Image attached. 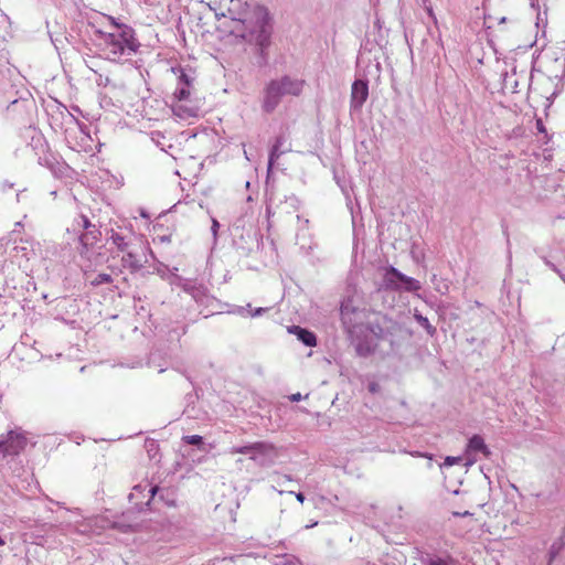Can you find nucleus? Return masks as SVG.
Returning a JSON list of instances; mask_svg holds the SVG:
<instances>
[{
  "mask_svg": "<svg viewBox=\"0 0 565 565\" xmlns=\"http://www.w3.org/2000/svg\"><path fill=\"white\" fill-rule=\"evenodd\" d=\"M228 15L233 22L230 33L244 42L255 46L258 66L268 64V47L271 44L273 19L264 6H255L249 12L235 15L228 9Z\"/></svg>",
  "mask_w": 565,
  "mask_h": 565,
  "instance_id": "f257e3e1",
  "label": "nucleus"
},
{
  "mask_svg": "<svg viewBox=\"0 0 565 565\" xmlns=\"http://www.w3.org/2000/svg\"><path fill=\"white\" fill-rule=\"evenodd\" d=\"M113 31L97 30L96 34L103 41V52L106 58L111 62L119 61L125 54L131 55L136 53L139 43L135 39V31L132 28L116 22L113 17H108Z\"/></svg>",
  "mask_w": 565,
  "mask_h": 565,
  "instance_id": "f03ea898",
  "label": "nucleus"
},
{
  "mask_svg": "<svg viewBox=\"0 0 565 565\" xmlns=\"http://www.w3.org/2000/svg\"><path fill=\"white\" fill-rule=\"evenodd\" d=\"M369 329L379 342L388 344V355L402 359L411 348L412 331L392 319L384 317Z\"/></svg>",
  "mask_w": 565,
  "mask_h": 565,
  "instance_id": "7ed1b4c3",
  "label": "nucleus"
},
{
  "mask_svg": "<svg viewBox=\"0 0 565 565\" xmlns=\"http://www.w3.org/2000/svg\"><path fill=\"white\" fill-rule=\"evenodd\" d=\"M302 79L292 78L285 75L277 79H271L264 88L262 109L266 114H271L280 104L281 98L287 95L299 96L303 89Z\"/></svg>",
  "mask_w": 565,
  "mask_h": 565,
  "instance_id": "20e7f679",
  "label": "nucleus"
},
{
  "mask_svg": "<svg viewBox=\"0 0 565 565\" xmlns=\"http://www.w3.org/2000/svg\"><path fill=\"white\" fill-rule=\"evenodd\" d=\"M192 88L178 85L173 93L172 111L181 119L196 117L199 114V107L191 100Z\"/></svg>",
  "mask_w": 565,
  "mask_h": 565,
  "instance_id": "39448f33",
  "label": "nucleus"
},
{
  "mask_svg": "<svg viewBox=\"0 0 565 565\" xmlns=\"http://www.w3.org/2000/svg\"><path fill=\"white\" fill-rule=\"evenodd\" d=\"M383 284L386 288L397 291L415 292L422 288L417 279L404 275L393 266L386 268Z\"/></svg>",
  "mask_w": 565,
  "mask_h": 565,
  "instance_id": "423d86ee",
  "label": "nucleus"
},
{
  "mask_svg": "<svg viewBox=\"0 0 565 565\" xmlns=\"http://www.w3.org/2000/svg\"><path fill=\"white\" fill-rule=\"evenodd\" d=\"M28 439L23 431L9 430L0 435V455L3 459L18 456L26 446Z\"/></svg>",
  "mask_w": 565,
  "mask_h": 565,
  "instance_id": "0eeeda50",
  "label": "nucleus"
},
{
  "mask_svg": "<svg viewBox=\"0 0 565 565\" xmlns=\"http://www.w3.org/2000/svg\"><path fill=\"white\" fill-rule=\"evenodd\" d=\"M9 255L12 262L22 267L35 257V243L29 238H20L19 242H15Z\"/></svg>",
  "mask_w": 565,
  "mask_h": 565,
  "instance_id": "6e6552de",
  "label": "nucleus"
},
{
  "mask_svg": "<svg viewBox=\"0 0 565 565\" xmlns=\"http://www.w3.org/2000/svg\"><path fill=\"white\" fill-rule=\"evenodd\" d=\"M277 456V449L273 444L266 441H257L254 443V448L249 458L257 462L259 466L266 467L274 463Z\"/></svg>",
  "mask_w": 565,
  "mask_h": 565,
  "instance_id": "1a4fd4ad",
  "label": "nucleus"
},
{
  "mask_svg": "<svg viewBox=\"0 0 565 565\" xmlns=\"http://www.w3.org/2000/svg\"><path fill=\"white\" fill-rule=\"evenodd\" d=\"M369 97V84L365 79H355L351 87L350 108L359 111Z\"/></svg>",
  "mask_w": 565,
  "mask_h": 565,
  "instance_id": "9d476101",
  "label": "nucleus"
},
{
  "mask_svg": "<svg viewBox=\"0 0 565 565\" xmlns=\"http://www.w3.org/2000/svg\"><path fill=\"white\" fill-rule=\"evenodd\" d=\"M361 319L362 312L353 308L349 301L341 305V320L349 332H353L360 324Z\"/></svg>",
  "mask_w": 565,
  "mask_h": 565,
  "instance_id": "9b49d317",
  "label": "nucleus"
},
{
  "mask_svg": "<svg viewBox=\"0 0 565 565\" xmlns=\"http://www.w3.org/2000/svg\"><path fill=\"white\" fill-rule=\"evenodd\" d=\"M286 138L285 136H278L270 149V152H269V158H268V172L271 171L273 167H274V163L277 159H279V157L284 153H286L287 151L290 150V148H285V143H286Z\"/></svg>",
  "mask_w": 565,
  "mask_h": 565,
  "instance_id": "f8f14e48",
  "label": "nucleus"
},
{
  "mask_svg": "<svg viewBox=\"0 0 565 565\" xmlns=\"http://www.w3.org/2000/svg\"><path fill=\"white\" fill-rule=\"evenodd\" d=\"M471 452H481L487 458L491 456V450L488 448L480 435H473L469 438L466 454L469 456Z\"/></svg>",
  "mask_w": 565,
  "mask_h": 565,
  "instance_id": "ddd939ff",
  "label": "nucleus"
},
{
  "mask_svg": "<svg viewBox=\"0 0 565 565\" xmlns=\"http://www.w3.org/2000/svg\"><path fill=\"white\" fill-rule=\"evenodd\" d=\"M289 332L296 334L297 339L307 347H315L317 344L316 334L305 328H301L299 326H292L289 329Z\"/></svg>",
  "mask_w": 565,
  "mask_h": 565,
  "instance_id": "4468645a",
  "label": "nucleus"
},
{
  "mask_svg": "<svg viewBox=\"0 0 565 565\" xmlns=\"http://www.w3.org/2000/svg\"><path fill=\"white\" fill-rule=\"evenodd\" d=\"M100 235L102 233L98 228H96V226H93V228H89L85 233H83L79 236V243L83 247L81 254L83 255L84 250H87L89 247L95 245L98 242Z\"/></svg>",
  "mask_w": 565,
  "mask_h": 565,
  "instance_id": "2eb2a0df",
  "label": "nucleus"
},
{
  "mask_svg": "<svg viewBox=\"0 0 565 565\" xmlns=\"http://www.w3.org/2000/svg\"><path fill=\"white\" fill-rule=\"evenodd\" d=\"M455 563L450 555L426 554L420 557L422 565H455Z\"/></svg>",
  "mask_w": 565,
  "mask_h": 565,
  "instance_id": "dca6fc26",
  "label": "nucleus"
},
{
  "mask_svg": "<svg viewBox=\"0 0 565 565\" xmlns=\"http://www.w3.org/2000/svg\"><path fill=\"white\" fill-rule=\"evenodd\" d=\"M121 263L122 266L130 269L131 273H137L143 267V264L132 250H126V254L121 258Z\"/></svg>",
  "mask_w": 565,
  "mask_h": 565,
  "instance_id": "f3484780",
  "label": "nucleus"
},
{
  "mask_svg": "<svg viewBox=\"0 0 565 565\" xmlns=\"http://www.w3.org/2000/svg\"><path fill=\"white\" fill-rule=\"evenodd\" d=\"M174 73L179 72L178 76V85H182L185 87H193L194 77L185 72L183 68H172Z\"/></svg>",
  "mask_w": 565,
  "mask_h": 565,
  "instance_id": "a211bd4d",
  "label": "nucleus"
},
{
  "mask_svg": "<svg viewBox=\"0 0 565 565\" xmlns=\"http://www.w3.org/2000/svg\"><path fill=\"white\" fill-rule=\"evenodd\" d=\"M110 239L120 252H126L129 247V243L125 241V237L115 231H111Z\"/></svg>",
  "mask_w": 565,
  "mask_h": 565,
  "instance_id": "6ab92c4d",
  "label": "nucleus"
},
{
  "mask_svg": "<svg viewBox=\"0 0 565 565\" xmlns=\"http://www.w3.org/2000/svg\"><path fill=\"white\" fill-rule=\"evenodd\" d=\"M414 318L427 331L429 335H434L436 333V328L430 324L426 317L422 316L419 312H415Z\"/></svg>",
  "mask_w": 565,
  "mask_h": 565,
  "instance_id": "aec40b11",
  "label": "nucleus"
},
{
  "mask_svg": "<svg viewBox=\"0 0 565 565\" xmlns=\"http://www.w3.org/2000/svg\"><path fill=\"white\" fill-rule=\"evenodd\" d=\"M113 282V277L111 275L109 274H98L94 277V279L90 280V285L93 287H98L100 285H105V284H111Z\"/></svg>",
  "mask_w": 565,
  "mask_h": 565,
  "instance_id": "412c9836",
  "label": "nucleus"
},
{
  "mask_svg": "<svg viewBox=\"0 0 565 565\" xmlns=\"http://www.w3.org/2000/svg\"><path fill=\"white\" fill-rule=\"evenodd\" d=\"M158 491H159V487L158 486L150 487L149 490H148V493H149L148 500L145 503H142V502H135V505L138 509V511H142L145 509V507H149L151 500L156 497Z\"/></svg>",
  "mask_w": 565,
  "mask_h": 565,
  "instance_id": "4be33fe9",
  "label": "nucleus"
},
{
  "mask_svg": "<svg viewBox=\"0 0 565 565\" xmlns=\"http://www.w3.org/2000/svg\"><path fill=\"white\" fill-rule=\"evenodd\" d=\"M565 545V526L562 530V534L558 539V542H554L551 546L550 555L551 558L555 557L558 551Z\"/></svg>",
  "mask_w": 565,
  "mask_h": 565,
  "instance_id": "5701e85b",
  "label": "nucleus"
},
{
  "mask_svg": "<svg viewBox=\"0 0 565 565\" xmlns=\"http://www.w3.org/2000/svg\"><path fill=\"white\" fill-rule=\"evenodd\" d=\"M253 448H254V443L245 445V446H235V447L231 448L230 454L231 455H235V454L249 455V457H250Z\"/></svg>",
  "mask_w": 565,
  "mask_h": 565,
  "instance_id": "b1692460",
  "label": "nucleus"
},
{
  "mask_svg": "<svg viewBox=\"0 0 565 565\" xmlns=\"http://www.w3.org/2000/svg\"><path fill=\"white\" fill-rule=\"evenodd\" d=\"M182 441L188 445H193L196 447H201L203 443V437L200 435H186L182 437Z\"/></svg>",
  "mask_w": 565,
  "mask_h": 565,
  "instance_id": "393cba45",
  "label": "nucleus"
},
{
  "mask_svg": "<svg viewBox=\"0 0 565 565\" xmlns=\"http://www.w3.org/2000/svg\"><path fill=\"white\" fill-rule=\"evenodd\" d=\"M146 448H147V452H148L149 457L151 459H154L159 451V445L157 444V441L156 440H147Z\"/></svg>",
  "mask_w": 565,
  "mask_h": 565,
  "instance_id": "a878e982",
  "label": "nucleus"
},
{
  "mask_svg": "<svg viewBox=\"0 0 565 565\" xmlns=\"http://www.w3.org/2000/svg\"><path fill=\"white\" fill-rule=\"evenodd\" d=\"M147 486L137 484L132 488V492L129 494V501L134 502V499L146 491Z\"/></svg>",
  "mask_w": 565,
  "mask_h": 565,
  "instance_id": "bb28decb",
  "label": "nucleus"
},
{
  "mask_svg": "<svg viewBox=\"0 0 565 565\" xmlns=\"http://www.w3.org/2000/svg\"><path fill=\"white\" fill-rule=\"evenodd\" d=\"M461 460L460 457H452V456H448L445 458V461L440 465V468L443 467H450L455 463H458L459 461Z\"/></svg>",
  "mask_w": 565,
  "mask_h": 565,
  "instance_id": "cd10ccee",
  "label": "nucleus"
},
{
  "mask_svg": "<svg viewBox=\"0 0 565 565\" xmlns=\"http://www.w3.org/2000/svg\"><path fill=\"white\" fill-rule=\"evenodd\" d=\"M356 351H358V353H359L360 355H364V356H365V355H369L370 353H372V352H373V350H372L369 345L364 347V345H363V344H361V343H360V344H358V347H356Z\"/></svg>",
  "mask_w": 565,
  "mask_h": 565,
  "instance_id": "c85d7f7f",
  "label": "nucleus"
},
{
  "mask_svg": "<svg viewBox=\"0 0 565 565\" xmlns=\"http://www.w3.org/2000/svg\"><path fill=\"white\" fill-rule=\"evenodd\" d=\"M81 224L85 228V231L93 228V224L89 222V220L85 215H81Z\"/></svg>",
  "mask_w": 565,
  "mask_h": 565,
  "instance_id": "c756f323",
  "label": "nucleus"
},
{
  "mask_svg": "<svg viewBox=\"0 0 565 565\" xmlns=\"http://www.w3.org/2000/svg\"><path fill=\"white\" fill-rule=\"evenodd\" d=\"M535 126H536V129L540 134H546V128L543 124V120L541 118H537L536 119V122H535Z\"/></svg>",
  "mask_w": 565,
  "mask_h": 565,
  "instance_id": "7c9ffc66",
  "label": "nucleus"
},
{
  "mask_svg": "<svg viewBox=\"0 0 565 565\" xmlns=\"http://www.w3.org/2000/svg\"><path fill=\"white\" fill-rule=\"evenodd\" d=\"M285 565H302V562L296 556H290Z\"/></svg>",
  "mask_w": 565,
  "mask_h": 565,
  "instance_id": "2f4dec72",
  "label": "nucleus"
},
{
  "mask_svg": "<svg viewBox=\"0 0 565 565\" xmlns=\"http://www.w3.org/2000/svg\"><path fill=\"white\" fill-rule=\"evenodd\" d=\"M546 265L550 266L554 271H556L561 278H563L565 280V273L563 270H559L556 268V266L554 264H552L551 262L548 260H545Z\"/></svg>",
  "mask_w": 565,
  "mask_h": 565,
  "instance_id": "473e14b6",
  "label": "nucleus"
},
{
  "mask_svg": "<svg viewBox=\"0 0 565 565\" xmlns=\"http://www.w3.org/2000/svg\"><path fill=\"white\" fill-rule=\"evenodd\" d=\"M267 310H268V308L259 307V308H256L254 311H250V316H252V317H259V316H262L264 312H266Z\"/></svg>",
  "mask_w": 565,
  "mask_h": 565,
  "instance_id": "72a5a7b5",
  "label": "nucleus"
},
{
  "mask_svg": "<svg viewBox=\"0 0 565 565\" xmlns=\"http://www.w3.org/2000/svg\"><path fill=\"white\" fill-rule=\"evenodd\" d=\"M367 388L371 393H377L380 391V385L376 383V382H371L369 385H367Z\"/></svg>",
  "mask_w": 565,
  "mask_h": 565,
  "instance_id": "f704fd0d",
  "label": "nucleus"
},
{
  "mask_svg": "<svg viewBox=\"0 0 565 565\" xmlns=\"http://www.w3.org/2000/svg\"><path fill=\"white\" fill-rule=\"evenodd\" d=\"M218 227H220V223L217 222V220L213 218L211 230H212V233L214 236H216Z\"/></svg>",
  "mask_w": 565,
  "mask_h": 565,
  "instance_id": "c9c22d12",
  "label": "nucleus"
},
{
  "mask_svg": "<svg viewBox=\"0 0 565 565\" xmlns=\"http://www.w3.org/2000/svg\"><path fill=\"white\" fill-rule=\"evenodd\" d=\"M289 493H290V494H295L296 499H297L300 503H303V501H305V495H303V493H302V492H297V493H295V492L290 491Z\"/></svg>",
  "mask_w": 565,
  "mask_h": 565,
  "instance_id": "e433bc0d",
  "label": "nucleus"
},
{
  "mask_svg": "<svg viewBox=\"0 0 565 565\" xmlns=\"http://www.w3.org/2000/svg\"><path fill=\"white\" fill-rule=\"evenodd\" d=\"M289 398L291 402H299L302 398V396L300 393H295V394L290 395Z\"/></svg>",
  "mask_w": 565,
  "mask_h": 565,
  "instance_id": "4c0bfd02",
  "label": "nucleus"
},
{
  "mask_svg": "<svg viewBox=\"0 0 565 565\" xmlns=\"http://www.w3.org/2000/svg\"><path fill=\"white\" fill-rule=\"evenodd\" d=\"M455 516H468V515H471V513L469 511H465V512H455L454 513Z\"/></svg>",
  "mask_w": 565,
  "mask_h": 565,
  "instance_id": "58836bf2",
  "label": "nucleus"
},
{
  "mask_svg": "<svg viewBox=\"0 0 565 565\" xmlns=\"http://www.w3.org/2000/svg\"><path fill=\"white\" fill-rule=\"evenodd\" d=\"M413 456L427 457L429 460H431V456H427L426 454L414 452Z\"/></svg>",
  "mask_w": 565,
  "mask_h": 565,
  "instance_id": "ea45409f",
  "label": "nucleus"
},
{
  "mask_svg": "<svg viewBox=\"0 0 565 565\" xmlns=\"http://www.w3.org/2000/svg\"><path fill=\"white\" fill-rule=\"evenodd\" d=\"M504 86L507 87L508 84H511V81H510V77L508 76V74H505V77H504Z\"/></svg>",
  "mask_w": 565,
  "mask_h": 565,
  "instance_id": "a19ab883",
  "label": "nucleus"
},
{
  "mask_svg": "<svg viewBox=\"0 0 565 565\" xmlns=\"http://www.w3.org/2000/svg\"><path fill=\"white\" fill-rule=\"evenodd\" d=\"M504 86L507 87L508 84H511V81H510V77L508 76V74H505V77H504Z\"/></svg>",
  "mask_w": 565,
  "mask_h": 565,
  "instance_id": "79ce46f5",
  "label": "nucleus"
},
{
  "mask_svg": "<svg viewBox=\"0 0 565 565\" xmlns=\"http://www.w3.org/2000/svg\"><path fill=\"white\" fill-rule=\"evenodd\" d=\"M289 200H290L291 205L295 206V203H297L296 196L292 195L289 198Z\"/></svg>",
  "mask_w": 565,
  "mask_h": 565,
  "instance_id": "37998d69",
  "label": "nucleus"
},
{
  "mask_svg": "<svg viewBox=\"0 0 565 565\" xmlns=\"http://www.w3.org/2000/svg\"><path fill=\"white\" fill-rule=\"evenodd\" d=\"M317 524H318L317 522H313V523L309 522V524L306 525V529H311V527L316 526Z\"/></svg>",
  "mask_w": 565,
  "mask_h": 565,
  "instance_id": "c03bdc74",
  "label": "nucleus"
},
{
  "mask_svg": "<svg viewBox=\"0 0 565 565\" xmlns=\"http://www.w3.org/2000/svg\"><path fill=\"white\" fill-rule=\"evenodd\" d=\"M317 524H318L317 522H313V523L309 522V524L306 525V529H311V527L316 526Z\"/></svg>",
  "mask_w": 565,
  "mask_h": 565,
  "instance_id": "a18cd8bd",
  "label": "nucleus"
},
{
  "mask_svg": "<svg viewBox=\"0 0 565 565\" xmlns=\"http://www.w3.org/2000/svg\"><path fill=\"white\" fill-rule=\"evenodd\" d=\"M428 13H429V15H430L431 18L436 19V18H435V15H434V13H433V10H431V9H429V10H428Z\"/></svg>",
  "mask_w": 565,
  "mask_h": 565,
  "instance_id": "49530a36",
  "label": "nucleus"
},
{
  "mask_svg": "<svg viewBox=\"0 0 565 565\" xmlns=\"http://www.w3.org/2000/svg\"><path fill=\"white\" fill-rule=\"evenodd\" d=\"M244 154H245V158H246L248 161H250V158L248 157L247 151H244Z\"/></svg>",
  "mask_w": 565,
  "mask_h": 565,
  "instance_id": "de8ad7c7",
  "label": "nucleus"
},
{
  "mask_svg": "<svg viewBox=\"0 0 565 565\" xmlns=\"http://www.w3.org/2000/svg\"><path fill=\"white\" fill-rule=\"evenodd\" d=\"M284 479H286V480H288V481H290V480H291L290 476H288V475H285V476H284Z\"/></svg>",
  "mask_w": 565,
  "mask_h": 565,
  "instance_id": "09e8293b",
  "label": "nucleus"
},
{
  "mask_svg": "<svg viewBox=\"0 0 565 565\" xmlns=\"http://www.w3.org/2000/svg\"><path fill=\"white\" fill-rule=\"evenodd\" d=\"M246 308L239 307L238 312L242 313Z\"/></svg>",
  "mask_w": 565,
  "mask_h": 565,
  "instance_id": "8fccbe9b",
  "label": "nucleus"
},
{
  "mask_svg": "<svg viewBox=\"0 0 565 565\" xmlns=\"http://www.w3.org/2000/svg\"><path fill=\"white\" fill-rule=\"evenodd\" d=\"M476 461V459H469L468 465H472Z\"/></svg>",
  "mask_w": 565,
  "mask_h": 565,
  "instance_id": "3c124183",
  "label": "nucleus"
},
{
  "mask_svg": "<svg viewBox=\"0 0 565 565\" xmlns=\"http://www.w3.org/2000/svg\"><path fill=\"white\" fill-rule=\"evenodd\" d=\"M4 545V541L0 537V546Z\"/></svg>",
  "mask_w": 565,
  "mask_h": 565,
  "instance_id": "603ef678",
  "label": "nucleus"
},
{
  "mask_svg": "<svg viewBox=\"0 0 565 565\" xmlns=\"http://www.w3.org/2000/svg\"><path fill=\"white\" fill-rule=\"evenodd\" d=\"M516 85H518V82H514V84H513V85H511V86H512V88H515V87H516Z\"/></svg>",
  "mask_w": 565,
  "mask_h": 565,
  "instance_id": "864d4df0",
  "label": "nucleus"
},
{
  "mask_svg": "<svg viewBox=\"0 0 565 565\" xmlns=\"http://www.w3.org/2000/svg\"><path fill=\"white\" fill-rule=\"evenodd\" d=\"M505 21V17L501 18L500 22H504Z\"/></svg>",
  "mask_w": 565,
  "mask_h": 565,
  "instance_id": "5fc2aeb1",
  "label": "nucleus"
}]
</instances>
